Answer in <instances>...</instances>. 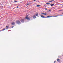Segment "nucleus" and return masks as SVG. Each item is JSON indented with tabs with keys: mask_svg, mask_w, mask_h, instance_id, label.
I'll return each instance as SVG.
<instances>
[{
	"mask_svg": "<svg viewBox=\"0 0 63 63\" xmlns=\"http://www.w3.org/2000/svg\"><path fill=\"white\" fill-rule=\"evenodd\" d=\"M33 18H36V17L34 16H33Z\"/></svg>",
	"mask_w": 63,
	"mask_h": 63,
	"instance_id": "f8f14e48",
	"label": "nucleus"
},
{
	"mask_svg": "<svg viewBox=\"0 0 63 63\" xmlns=\"http://www.w3.org/2000/svg\"><path fill=\"white\" fill-rule=\"evenodd\" d=\"M25 19V18H24V19H21L20 20V21L21 22H24Z\"/></svg>",
	"mask_w": 63,
	"mask_h": 63,
	"instance_id": "f257e3e1",
	"label": "nucleus"
},
{
	"mask_svg": "<svg viewBox=\"0 0 63 63\" xmlns=\"http://www.w3.org/2000/svg\"><path fill=\"white\" fill-rule=\"evenodd\" d=\"M44 15H47V14H45H45L44 13Z\"/></svg>",
	"mask_w": 63,
	"mask_h": 63,
	"instance_id": "aec40b11",
	"label": "nucleus"
},
{
	"mask_svg": "<svg viewBox=\"0 0 63 63\" xmlns=\"http://www.w3.org/2000/svg\"><path fill=\"white\" fill-rule=\"evenodd\" d=\"M6 28H8L9 27V26H6Z\"/></svg>",
	"mask_w": 63,
	"mask_h": 63,
	"instance_id": "f3484780",
	"label": "nucleus"
},
{
	"mask_svg": "<svg viewBox=\"0 0 63 63\" xmlns=\"http://www.w3.org/2000/svg\"><path fill=\"white\" fill-rule=\"evenodd\" d=\"M38 16V13L36 14V16Z\"/></svg>",
	"mask_w": 63,
	"mask_h": 63,
	"instance_id": "ddd939ff",
	"label": "nucleus"
},
{
	"mask_svg": "<svg viewBox=\"0 0 63 63\" xmlns=\"http://www.w3.org/2000/svg\"><path fill=\"white\" fill-rule=\"evenodd\" d=\"M42 14H43L44 15V13H42Z\"/></svg>",
	"mask_w": 63,
	"mask_h": 63,
	"instance_id": "4be33fe9",
	"label": "nucleus"
},
{
	"mask_svg": "<svg viewBox=\"0 0 63 63\" xmlns=\"http://www.w3.org/2000/svg\"><path fill=\"white\" fill-rule=\"evenodd\" d=\"M37 7H40V5H38L36 6Z\"/></svg>",
	"mask_w": 63,
	"mask_h": 63,
	"instance_id": "dca6fc26",
	"label": "nucleus"
},
{
	"mask_svg": "<svg viewBox=\"0 0 63 63\" xmlns=\"http://www.w3.org/2000/svg\"><path fill=\"white\" fill-rule=\"evenodd\" d=\"M6 30V29L5 28H4L2 30V31H4V30Z\"/></svg>",
	"mask_w": 63,
	"mask_h": 63,
	"instance_id": "9b49d317",
	"label": "nucleus"
},
{
	"mask_svg": "<svg viewBox=\"0 0 63 63\" xmlns=\"http://www.w3.org/2000/svg\"><path fill=\"white\" fill-rule=\"evenodd\" d=\"M47 9H47V8H45V10H47Z\"/></svg>",
	"mask_w": 63,
	"mask_h": 63,
	"instance_id": "6ab92c4d",
	"label": "nucleus"
},
{
	"mask_svg": "<svg viewBox=\"0 0 63 63\" xmlns=\"http://www.w3.org/2000/svg\"><path fill=\"white\" fill-rule=\"evenodd\" d=\"M14 26H13L12 27V28H13V27H14Z\"/></svg>",
	"mask_w": 63,
	"mask_h": 63,
	"instance_id": "b1692460",
	"label": "nucleus"
},
{
	"mask_svg": "<svg viewBox=\"0 0 63 63\" xmlns=\"http://www.w3.org/2000/svg\"><path fill=\"white\" fill-rule=\"evenodd\" d=\"M53 16V17H54V16Z\"/></svg>",
	"mask_w": 63,
	"mask_h": 63,
	"instance_id": "cd10ccee",
	"label": "nucleus"
},
{
	"mask_svg": "<svg viewBox=\"0 0 63 63\" xmlns=\"http://www.w3.org/2000/svg\"><path fill=\"white\" fill-rule=\"evenodd\" d=\"M58 57H59V58L60 57V56H58Z\"/></svg>",
	"mask_w": 63,
	"mask_h": 63,
	"instance_id": "393cba45",
	"label": "nucleus"
},
{
	"mask_svg": "<svg viewBox=\"0 0 63 63\" xmlns=\"http://www.w3.org/2000/svg\"><path fill=\"white\" fill-rule=\"evenodd\" d=\"M17 8H18V7H17Z\"/></svg>",
	"mask_w": 63,
	"mask_h": 63,
	"instance_id": "2f4dec72",
	"label": "nucleus"
},
{
	"mask_svg": "<svg viewBox=\"0 0 63 63\" xmlns=\"http://www.w3.org/2000/svg\"><path fill=\"white\" fill-rule=\"evenodd\" d=\"M15 23L14 22H13L11 24H12V25H15Z\"/></svg>",
	"mask_w": 63,
	"mask_h": 63,
	"instance_id": "0eeeda50",
	"label": "nucleus"
},
{
	"mask_svg": "<svg viewBox=\"0 0 63 63\" xmlns=\"http://www.w3.org/2000/svg\"><path fill=\"white\" fill-rule=\"evenodd\" d=\"M63 4H62V5H63Z\"/></svg>",
	"mask_w": 63,
	"mask_h": 63,
	"instance_id": "7c9ffc66",
	"label": "nucleus"
},
{
	"mask_svg": "<svg viewBox=\"0 0 63 63\" xmlns=\"http://www.w3.org/2000/svg\"><path fill=\"white\" fill-rule=\"evenodd\" d=\"M62 7H63V5L62 6Z\"/></svg>",
	"mask_w": 63,
	"mask_h": 63,
	"instance_id": "c85d7f7f",
	"label": "nucleus"
},
{
	"mask_svg": "<svg viewBox=\"0 0 63 63\" xmlns=\"http://www.w3.org/2000/svg\"><path fill=\"white\" fill-rule=\"evenodd\" d=\"M52 17V16H48L47 17H46V18H48V17Z\"/></svg>",
	"mask_w": 63,
	"mask_h": 63,
	"instance_id": "39448f33",
	"label": "nucleus"
},
{
	"mask_svg": "<svg viewBox=\"0 0 63 63\" xmlns=\"http://www.w3.org/2000/svg\"><path fill=\"white\" fill-rule=\"evenodd\" d=\"M1 31L0 30V32H1Z\"/></svg>",
	"mask_w": 63,
	"mask_h": 63,
	"instance_id": "c756f323",
	"label": "nucleus"
},
{
	"mask_svg": "<svg viewBox=\"0 0 63 63\" xmlns=\"http://www.w3.org/2000/svg\"><path fill=\"white\" fill-rule=\"evenodd\" d=\"M36 0H34V1H36Z\"/></svg>",
	"mask_w": 63,
	"mask_h": 63,
	"instance_id": "a878e982",
	"label": "nucleus"
},
{
	"mask_svg": "<svg viewBox=\"0 0 63 63\" xmlns=\"http://www.w3.org/2000/svg\"><path fill=\"white\" fill-rule=\"evenodd\" d=\"M6 29H7V28H6Z\"/></svg>",
	"mask_w": 63,
	"mask_h": 63,
	"instance_id": "bb28decb",
	"label": "nucleus"
},
{
	"mask_svg": "<svg viewBox=\"0 0 63 63\" xmlns=\"http://www.w3.org/2000/svg\"><path fill=\"white\" fill-rule=\"evenodd\" d=\"M47 12H46L45 13V14H47Z\"/></svg>",
	"mask_w": 63,
	"mask_h": 63,
	"instance_id": "5701e85b",
	"label": "nucleus"
},
{
	"mask_svg": "<svg viewBox=\"0 0 63 63\" xmlns=\"http://www.w3.org/2000/svg\"><path fill=\"white\" fill-rule=\"evenodd\" d=\"M16 23L18 24H20L21 23L20 22V21L18 20L16 21Z\"/></svg>",
	"mask_w": 63,
	"mask_h": 63,
	"instance_id": "f03ea898",
	"label": "nucleus"
},
{
	"mask_svg": "<svg viewBox=\"0 0 63 63\" xmlns=\"http://www.w3.org/2000/svg\"><path fill=\"white\" fill-rule=\"evenodd\" d=\"M27 17H28V16L27 15L26 16L25 18L26 19H27V20H30V18H29V17L28 18Z\"/></svg>",
	"mask_w": 63,
	"mask_h": 63,
	"instance_id": "7ed1b4c3",
	"label": "nucleus"
},
{
	"mask_svg": "<svg viewBox=\"0 0 63 63\" xmlns=\"http://www.w3.org/2000/svg\"><path fill=\"white\" fill-rule=\"evenodd\" d=\"M49 12H51V10H49Z\"/></svg>",
	"mask_w": 63,
	"mask_h": 63,
	"instance_id": "412c9836",
	"label": "nucleus"
},
{
	"mask_svg": "<svg viewBox=\"0 0 63 63\" xmlns=\"http://www.w3.org/2000/svg\"><path fill=\"white\" fill-rule=\"evenodd\" d=\"M46 4H47V5H49V4H50V3H46Z\"/></svg>",
	"mask_w": 63,
	"mask_h": 63,
	"instance_id": "1a4fd4ad",
	"label": "nucleus"
},
{
	"mask_svg": "<svg viewBox=\"0 0 63 63\" xmlns=\"http://www.w3.org/2000/svg\"><path fill=\"white\" fill-rule=\"evenodd\" d=\"M29 5V4H26V6H28V5Z\"/></svg>",
	"mask_w": 63,
	"mask_h": 63,
	"instance_id": "a211bd4d",
	"label": "nucleus"
},
{
	"mask_svg": "<svg viewBox=\"0 0 63 63\" xmlns=\"http://www.w3.org/2000/svg\"><path fill=\"white\" fill-rule=\"evenodd\" d=\"M60 16V15H58V16H54V17H57V16Z\"/></svg>",
	"mask_w": 63,
	"mask_h": 63,
	"instance_id": "4468645a",
	"label": "nucleus"
},
{
	"mask_svg": "<svg viewBox=\"0 0 63 63\" xmlns=\"http://www.w3.org/2000/svg\"><path fill=\"white\" fill-rule=\"evenodd\" d=\"M57 60L59 62H60V60L59 59H57Z\"/></svg>",
	"mask_w": 63,
	"mask_h": 63,
	"instance_id": "6e6552de",
	"label": "nucleus"
},
{
	"mask_svg": "<svg viewBox=\"0 0 63 63\" xmlns=\"http://www.w3.org/2000/svg\"><path fill=\"white\" fill-rule=\"evenodd\" d=\"M54 4H55L54 3L53 4H50V5H51V7H52V6H54Z\"/></svg>",
	"mask_w": 63,
	"mask_h": 63,
	"instance_id": "423d86ee",
	"label": "nucleus"
},
{
	"mask_svg": "<svg viewBox=\"0 0 63 63\" xmlns=\"http://www.w3.org/2000/svg\"><path fill=\"white\" fill-rule=\"evenodd\" d=\"M14 2H17V1H16V0H15Z\"/></svg>",
	"mask_w": 63,
	"mask_h": 63,
	"instance_id": "2eb2a0df",
	"label": "nucleus"
},
{
	"mask_svg": "<svg viewBox=\"0 0 63 63\" xmlns=\"http://www.w3.org/2000/svg\"><path fill=\"white\" fill-rule=\"evenodd\" d=\"M53 1H54V0L50 1H49V2H52Z\"/></svg>",
	"mask_w": 63,
	"mask_h": 63,
	"instance_id": "9d476101",
	"label": "nucleus"
},
{
	"mask_svg": "<svg viewBox=\"0 0 63 63\" xmlns=\"http://www.w3.org/2000/svg\"><path fill=\"white\" fill-rule=\"evenodd\" d=\"M41 17L42 18H46V17H45V16H44L43 15H41Z\"/></svg>",
	"mask_w": 63,
	"mask_h": 63,
	"instance_id": "20e7f679",
	"label": "nucleus"
}]
</instances>
